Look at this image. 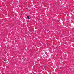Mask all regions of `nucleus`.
<instances>
[{
	"label": "nucleus",
	"mask_w": 74,
	"mask_h": 74,
	"mask_svg": "<svg viewBox=\"0 0 74 74\" xmlns=\"http://www.w3.org/2000/svg\"><path fill=\"white\" fill-rule=\"evenodd\" d=\"M27 19H30V17H29V16H27Z\"/></svg>",
	"instance_id": "f257e3e1"
}]
</instances>
